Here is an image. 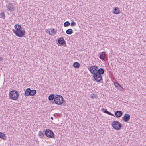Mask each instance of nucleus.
<instances>
[{"instance_id": "nucleus-18", "label": "nucleus", "mask_w": 146, "mask_h": 146, "mask_svg": "<svg viewBox=\"0 0 146 146\" xmlns=\"http://www.w3.org/2000/svg\"><path fill=\"white\" fill-rule=\"evenodd\" d=\"M120 13V11H119V9L117 7L115 8L114 9L113 13L115 14H118Z\"/></svg>"}, {"instance_id": "nucleus-22", "label": "nucleus", "mask_w": 146, "mask_h": 146, "mask_svg": "<svg viewBox=\"0 0 146 146\" xmlns=\"http://www.w3.org/2000/svg\"><path fill=\"white\" fill-rule=\"evenodd\" d=\"M55 96L53 94L50 95L48 97V100L49 101H52L55 98Z\"/></svg>"}, {"instance_id": "nucleus-11", "label": "nucleus", "mask_w": 146, "mask_h": 146, "mask_svg": "<svg viewBox=\"0 0 146 146\" xmlns=\"http://www.w3.org/2000/svg\"><path fill=\"white\" fill-rule=\"evenodd\" d=\"M9 11L11 12L13 11V5L11 3H9L8 5H6Z\"/></svg>"}, {"instance_id": "nucleus-10", "label": "nucleus", "mask_w": 146, "mask_h": 146, "mask_svg": "<svg viewBox=\"0 0 146 146\" xmlns=\"http://www.w3.org/2000/svg\"><path fill=\"white\" fill-rule=\"evenodd\" d=\"M130 119V116L129 114H125L123 117V119L125 122H127Z\"/></svg>"}, {"instance_id": "nucleus-9", "label": "nucleus", "mask_w": 146, "mask_h": 146, "mask_svg": "<svg viewBox=\"0 0 146 146\" xmlns=\"http://www.w3.org/2000/svg\"><path fill=\"white\" fill-rule=\"evenodd\" d=\"M58 42L59 44L61 45L65 44H66L65 41L63 37H60L58 40Z\"/></svg>"}, {"instance_id": "nucleus-24", "label": "nucleus", "mask_w": 146, "mask_h": 146, "mask_svg": "<svg viewBox=\"0 0 146 146\" xmlns=\"http://www.w3.org/2000/svg\"><path fill=\"white\" fill-rule=\"evenodd\" d=\"M38 135L40 138H43L44 136V135L42 132L40 131L39 132Z\"/></svg>"}, {"instance_id": "nucleus-23", "label": "nucleus", "mask_w": 146, "mask_h": 146, "mask_svg": "<svg viewBox=\"0 0 146 146\" xmlns=\"http://www.w3.org/2000/svg\"><path fill=\"white\" fill-rule=\"evenodd\" d=\"M5 15L3 12H2L0 13V18H2L3 19H4L5 18Z\"/></svg>"}, {"instance_id": "nucleus-4", "label": "nucleus", "mask_w": 146, "mask_h": 146, "mask_svg": "<svg viewBox=\"0 0 146 146\" xmlns=\"http://www.w3.org/2000/svg\"><path fill=\"white\" fill-rule=\"evenodd\" d=\"M112 127L116 130H119L121 129L122 125L117 121H113L112 124Z\"/></svg>"}, {"instance_id": "nucleus-14", "label": "nucleus", "mask_w": 146, "mask_h": 146, "mask_svg": "<svg viewBox=\"0 0 146 146\" xmlns=\"http://www.w3.org/2000/svg\"><path fill=\"white\" fill-rule=\"evenodd\" d=\"M96 73H97L98 74H99L102 75L104 74V71L103 68H100L99 69L98 67L97 72Z\"/></svg>"}, {"instance_id": "nucleus-13", "label": "nucleus", "mask_w": 146, "mask_h": 146, "mask_svg": "<svg viewBox=\"0 0 146 146\" xmlns=\"http://www.w3.org/2000/svg\"><path fill=\"white\" fill-rule=\"evenodd\" d=\"M115 116L117 117H120L122 115V112L120 111H117L115 113Z\"/></svg>"}, {"instance_id": "nucleus-3", "label": "nucleus", "mask_w": 146, "mask_h": 146, "mask_svg": "<svg viewBox=\"0 0 146 146\" xmlns=\"http://www.w3.org/2000/svg\"><path fill=\"white\" fill-rule=\"evenodd\" d=\"M36 93V91L35 90H31L30 88H28L26 89L24 95L28 96H32L34 95Z\"/></svg>"}, {"instance_id": "nucleus-12", "label": "nucleus", "mask_w": 146, "mask_h": 146, "mask_svg": "<svg viewBox=\"0 0 146 146\" xmlns=\"http://www.w3.org/2000/svg\"><path fill=\"white\" fill-rule=\"evenodd\" d=\"M14 27L15 29H16V30H13V32H15L16 31H17L20 30L21 28V25L18 24L15 25L14 26Z\"/></svg>"}, {"instance_id": "nucleus-1", "label": "nucleus", "mask_w": 146, "mask_h": 146, "mask_svg": "<svg viewBox=\"0 0 146 146\" xmlns=\"http://www.w3.org/2000/svg\"><path fill=\"white\" fill-rule=\"evenodd\" d=\"M9 95L11 99L13 100H16L18 98L19 94L17 91L13 90L10 92Z\"/></svg>"}, {"instance_id": "nucleus-2", "label": "nucleus", "mask_w": 146, "mask_h": 146, "mask_svg": "<svg viewBox=\"0 0 146 146\" xmlns=\"http://www.w3.org/2000/svg\"><path fill=\"white\" fill-rule=\"evenodd\" d=\"M55 103L57 105H61L63 103L64 99L60 95H56L54 99Z\"/></svg>"}, {"instance_id": "nucleus-26", "label": "nucleus", "mask_w": 146, "mask_h": 146, "mask_svg": "<svg viewBox=\"0 0 146 146\" xmlns=\"http://www.w3.org/2000/svg\"><path fill=\"white\" fill-rule=\"evenodd\" d=\"M76 24V23H75V22L74 21H72V22L71 23L70 25H71V26H75Z\"/></svg>"}, {"instance_id": "nucleus-5", "label": "nucleus", "mask_w": 146, "mask_h": 146, "mask_svg": "<svg viewBox=\"0 0 146 146\" xmlns=\"http://www.w3.org/2000/svg\"><path fill=\"white\" fill-rule=\"evenodd\" d=\"M45 135L48 137L53 138L54 137V134L53 132L50 129H46L45 131Z\"/></svg>"}, {"instance_id": "nucleus-17", "label": "nucleus", "mask_w": 146, "mask_h": 146, "mask_svg": "<svg viewBox=\"0 0 146 146\" xmlns=\"http://www.w3.org/2000/svg\"><path fill=\"white\" fill-rule=\"evenodd\" d=\"M106 56L105 53L104 52H102L99 56V58L101 60H104Z\"/></svg>"}, {"instance_id": "nucleus-16", "label": "nucleus", "mask_w": 146, "mask_h": 146, "mask_svg": "<svg viewBox=\"0 0 146 146\" xmlns=\"http://www.w3.org/2000/svg\"><path fill=\"white\" fill-rule=\"evenodd\" d=\"M114 84L115 86L118 89L120 90H122V87L118 83L116 82H115L114 83Z\"/></svg>"}, {"instance_id": "nucleus-21", "label": "nucleus", "mask_w": 146, "mask_h": 146, "mask_svg": "<svg viewBox=\"0 0 146 146\" xmlns=\"http://www.w3.org/2000/svg\"><path fill=\"white\" fill-rule=\"evenodd\" d=\"M73 33L72 30L71 29H67L66 31V33L67 34L70 35Z\"/></svg>"}, {"instance_id": "nucleus-28", "label": "nucleus", "mask_w": 146, "mask_h": 146, "mask_svg": "<svg viewBox=\"0 0 146 146\" xmlns=\"http://www.w3.org/2000/svg\"><path fill=\"white\" fill-rule=\"evenodd\" d=\"M3 60V58L2 57H0V61H2Z\"/></svg>"}, {"instance_id": "nucleus-19", "label": "nucleus", "mask_w": 146, "mask_h": 146, "mask_svg": "<svg viewBox=\"0 0 146 146\" xmlns=\"http://www.w3.org/2000/svg\"><path fill=\"white\" fill-rule=\"evenodd\" d=\"M0 138L2 139L3 140L6 139V136L3 133L0 132Z\"/></svg>"}, {"instance_id": "nucleus-27", "label": "nucleus", "mask_w": 146, "mask_h": 146, "mask_svg": "<svg viewBox=\"0 0 146 146\" xmlns=\"http://www.w3.org/2000/svg\"><path fill=\"white\" fill-rule=\"evenodd\" d=\"M54 29H53L51 31V32L52 33H54Z\"/></svg>"}, {"instance_id": "nucleus-20", "label": "nucleus", "mask_w": 146, "mask_h": 146, "mask_svg": "<svg viewBox=\"0 0 146 146\" xmlns=\"http://www.w3.org/2000/svg\"><path fill=\"white\" fill-rule=\"evenodd\" d=\"M80 66V64L78 62H75L73 64L74 67L76 68H79Z\"/></svg>"}, {"instance_id": "nucleus-7", "label": "nucleus", "mask_w": 146, "mask_h": 146, "mask_svg": "<svg viewBox=\"0 0 146 146\" xmlns=\"http://www.w3.org/2000/svg\"><path fill=\"white\" fill-rule=\"evenodd\" d=\"M98 67L96 66H92L88 67V69L92 74L94 75L97 72Z\"/></svg>"}, {"instance_id": "nucleus-8", "label": "nucleus", "mask_w": 146, "mask_h": 146, "mask_svg": "<svg viewBox=\"0 0 146 146\" xmlns=\"http://www.w3.org/2000/svg\"><path fill=\"white\" fill-rule=\"evenodd\" d=\"M14 33L16 36L19 37H22L24 36L25 33V30H20L15 32H14Z\"/></svg>"}, {"instance_id": "nucleus-29", "label": "nucleus", "mask_w": 146, "mask_h": 146, "mask_svg": "<svg viewBox=\"0 0 146 146\" xmlns=\"http://www.w3.org/2000/svg\"><path fill=\"white\" fill-rule=\"evenodd\" d=\"M49 34H50V35H52V34H51L50 33V31H49Z\"/></svg>"}, {"instance_id": "nucleus-15", "label": "nucleus", "mask_w": 146, "mask_h": 146, "mask_svg": "<svg viewBox=\"0 0 146 146\" xmlns=\"http://www.w3.org/2000/svg\"><path fill=\"white\" fill-rule=\"evenodd\" d=\"M101 110L105 113L108 114L110 115L114 116V115L113 114L111 113V112L108 111L106 109L102 108Z\"/></svg>"}, {"instance_id": "nucleus-6", "label": "nucleus", "mask_w": 146, "mask_h": 146, "mask_svg": "<svg viewBox=\"0 0 146 146\" xmlns=\"http://www.w3.org/2000/svg\"><path fill=\"white\" fill-rule=\"evenodd\" d=\"M93 78L97 82H102V75L98 74L97 73L93 75Z\"/></svg>"}, {"instance_id": "nucleus-25", "label": "nucleus", "mask_w": 146, "mask_h": 146, "mask_svg": "<svg viewBox=\"0 0 146 146\" xmlns=\"http://www.w3.org/2000/svg\"><path fill=\"white\" fill-rule=\"evenodd\" d=\"M70 23L69 21H67L65 22L64 24V25L65 27H66L69 26Z\"/></svg>"}, {"instance_id": "nucleus-30", "label": "nucleus", "mask_w": 146, "mask_h": 146, "mask_svg": "<svg viewBox=\"0 0 146 146\" xmlns=\"http://www.w3.org/2000/svg\"><path fill=\"white\" fill-rule=\"evenodd\" d=\"M50 118L52 120H53V117H51Z\"/></svg>"}]
</instances>
